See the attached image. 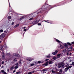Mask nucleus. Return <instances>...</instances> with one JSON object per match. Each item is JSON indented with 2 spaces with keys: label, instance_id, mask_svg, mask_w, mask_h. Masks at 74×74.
Returning a JSON list of instances; mask_svg holds the SVG:
<instances>
[{
  "label": "nucleus",
  "instance_id": "1",
  "mask_svg": "<svg viewBox=\"0 0 74 74\" xmlns=\"http://www.w3.org/2000/svg\"><path fill=\"white\" fill-rule=\"evenodd\" d=\"M55 40L57 42L60 44V47L61 49H63V48H64V47L65 48V49H68V45L66 43H63L56 39H55Z\"/></svg>",
  "mask_w": 74,
  "mask_h": 74
},
{
  "label": "nucleus",
  "instance_id": "2",
  "mask_svg": "<svg viewBox=\"0 0 74 74\" xmlns=\"http://www.w3.org/2000/svg\"><path fill=\"white\" fill-rule=\"evenodd\" d=\"M64 64L65 66V67H67V66H69V65L67 63H65L64 64V63H59L58 64V66L59 68H60V67H62L64 66Z\"/></svg>",
  "mask_w": 74,
  "mask_h": 74
},
{
  "label": "nucleus",
  "instance_id": "3",
  "mask_svg": "<svg viewBox=\"0 0 74 74\" xmlns=\"http://www.w3.org/2000/svg\"><path fill=\"white\" fill-rule=\"evenodd\" d=\"M56 60V57H53V58L49 61V64H52L53 62V61L54 60Z\"/></svg>",
  "mask_w": 74,
  "mask_h": 74
},
{
  "label": "nucleus",
  "instance_id": "4",
  "mask_svg": "<svg viewBox=\"0 0 74 74\" xmlns=\"http://www.w3.org/2000/svg\"><path fill=\"white\" fill-rule=\"evenodd\" d=\"M42 22H47V23H51V24H52V23H53V22L52 21H49V20H44L42 21Z\"/></svg>",
  "mask_w": 74,
  "mask_h": 74
},
{
  "label": "nucleus",
  "instance_id": "5",
  "mask_svg": "<svg viewBox=\"0 0 74 74\" xmlns=\"http://www.w3.org/2000/svg\"><path fill=\"white\" fill-rule=\"evenodd\" d=\"M4 49L2 50V57L3 59H5V56L4 55Z\"/></svg>",
  "mask_w": 74,
  "mask_h": 74
},
{
  "label": "nucleus",
  "instance_id": "6",
  "mask_svg": "<svg viewBox=\"0 0 74 74\" xmlns=\"http://www.w3.org/2000/svg\"><path fill=\"white\" fill-rule=\"evenodd\" d=\"M5 36V34H3L1 35L0 36V39H1V40H3V38Z\"/></svg>",
  "mask_w": 74,
  "mask_h": 74
},
{
  "label": "nucleus",
  "instance_id": "7",
  "mask_svg": "<svg viewBox=\"0 0 74 74\" xmlns=\"http://www.w3.org/2000/svg\"><path fill=\"white\" fill-rule=\"evenodd\" d=\"M42 10H44L42 9H40L38 10L37 12H38L37 13V14H40V13L42 12Z\"/></svg>",
  "mask_w": 74,
  "mask_h": 74
},
{
  "label": "nucleus",
  "instance_id": "8",
  "mask_svg": "<svg viewBox=\"0 0 74 74\" xmlns=\"http://www.w3.org/2000/svg\"><path fill=\"white\" fill-rule=\"evenodd\" d=\"M48 63H49V62L48 61H47L45 63L43 64L42 66H46L48 65Z\"/></svg>",
  "mask_w": 74,
  "mask_h": 74
},
{
  "label": "nucleus",
  "instance_id": "9",
  "mask_svg": "<svg viewBox=\"0 0 74 74\" xmlns=\"http://www.w3.org/2000/svg\"><path fill=\"white\" fill-rule=\"evenodd\" d=\"M58 52V50H57L55 51V52H53L52 53L53 55H56L57 54V53Z\"/></svg>",
  "mask_w": 74,
  "mask_h": 74
},
{
  "label": "nucleus",
  "instance_id": "10",
  "mask_svg": "<svg viewBox=\"0 0 74 74\" xmlns=\"http://www.w3.org/2000/svg\"><path fill=\"white\" fill-rule=\"evenodd\" d=\"M62 56V55H61V54H59L57 55V56L56 57V58L58 59V58H61Z\"/></svg>",
  "mask_w": 74,
  "mask_h": 74
},
{
  "label": "nucleus",
  "instance_id": "11",
  "mask_svg": "<svg viewBox=\"0 0 74 74\" xmlns=\"http://www.w3.org/2000/svg\"><path fill=\"white\" fill-rule=\"evenodd\" d=\"M27 60L29 62H31L32 60V59L30 57H28Z\"/></svg>",
  "mask_w": 74,
  "mask_h": 74
},
{
  "label": "nucleus",
  "instance_id": "12",
  "mask_svg": "<svg viewBox=\"0 0 74 74\" xmlns=\"http://www.w3.org/2000/svg\"><path fill=\"white\" fill-rule=\"evenodd\" d=\"M34 14V13H32L27 15L28 17H29V16H33L32 15Z\"/></svg>",
  "mask_w": 74,
  "mask_h": 74
},
{
  "label": "nucleus",
  "instance_id": "13",
  "mask_svg": "<svg viewBox=\"0 0 74 74\" xmlns=\"http://www.w3.org/2000/svg\"><path fill=\"white\" fill-rule=\"evenodd\" d=\"M14 65H13L11 67V68L10 69V70H13V69H14Z\"/></svg>",
  "mask_w": 74,
  "mask_h": 74
},
{
  "label": "nucleus",
  "instance_id": "14",
  "mask_svg": "<svg viewBox=\"0 0 74 74\" xmlns=\"http://www.w3.org/2000/svg\"><path fill=\"white\" fill-rule=\"evenodd\" d=\"M9 7L10 8V11H12L13 10H12V8H11V5H10V4L9 3Z\"/></svg>",
  "mask_w": 74,
  "mask_h": 74
},
{
  "label": "nucleus",
  "instance_id": "15",
  "mask_svg": "<svg viewBox=\"0 0 74 74\" xmlns=\"http://www.w3.org/2000/svg\"><path fill=\"white\" fill-rule=\"evenodd\" d=\"M53 7H53H56V6L55 5V6H51V5H47V7Z\"/></svg>",
  "mask_w": 74,
  "mask_h": 74
},
{
  "label": "nucleus",
  "instance_id": "16",
  "mask_svg": "<svg viewBox=\"0 0 74 74\" xmlns=\"http://www.w3.org/2000/svg\"><path fill=\"white\" fill-rule=\"evenodd\" d=\"M69 69V67H67V68H65L64 69L65 71V72H66V71H67V70H68Z\"/></svg>",
  "mask_w": 74,
  "mask_h": 74
},
{
  "label": "nucleus",
  "instance_id": "17",
  "mask_svg": "<svg viewBox=\"0 0 74 74\" xmlns=\"http://www.w3.org/2000/svg\"><path fill=\"white\" fill-rule=\"evenodd\" d=\"M56 69H55H55H53V70L52 71V73H55V72L56 71Z\"/></svg>",
  "mask_w": 74,
  "mask_h": 74
},
{
  "label": "nucleus",
  "instance_id": "18",
  "mask_svg": "<svg viewBox=\"0 0 74 74\" xmlns=\"http://www.w3.org/2000/svg\"><path fill=\"white\" fill-rule=\"evenodd\" d=\"M8 60H11L12 59H13V58H12L11 57V56H10V58H8Z\"/></svg>",
  "mask_w": 74,
  "mask_h": 74
},
{
  "label": "nucleus",
  "instance_id": "19",
  "mask_svg": "<svg viewBox=\"0 0 74 74\" xmlns=\"http://www.w3.org/2000/svg\"><path fill=\"white\" fill-rule=\"evenodd\" d=\"M33 24V25H36V24H37V23H36V21L33 22H32Z\"/></svg>",
  "mask_w": 74,
  "mask_h": 74
},
{
  "label": "nucleus",
  "instance_id": "20",
  "mask_svg": "<svg viewBox=\"0 0 74 74\" xmlns=\"http://www.w3.org/2000/svg\"><path fill=\"white\" fill-rule=\"evenodd\" d=\"M19 25V24H17L14 26V27H18V26Z\"/></svg>",
  "mask_w": 74,
  "mask_h": 74
},
{
  "label": "nucleus",
  "instance_id": "21",
  "mask_svg": "<svg viewBox=\"0 0 74 74\" xmlns=\"http://www.w3.org/2000/svg\"><path fill=\"white\" fill-rule=\"evenodd\" d=\"M5 48L6 49L8 48V47L7 46L6 44L5 45Z\"/></svg>",
  "mask_w": 74,
  "mask_h": 74
},
{
  "label": "nucleus",
  "instance_id": "22",
  "mask_svg": "<svg viewBox=\"0 0 74 74\" xmlns=\"http://www.w3.org/2000/svg\"><path fill=\"white\" fill-rule=\"evenodd\" d=\"M72 49V48L71 47H70L68 49V51H71V49Z\"/></svg>",
  "mask_w": 74,
  "mask_h": 74
},
{
  "label": "nucleus",
  "instance_id": "23",
  "mask_svg": "<svg viewBox=\"0 0 74 74\" xmlns=\"http://www.w3.org/2000/svg\"><path fill=\"white\" fill-rule=\"evenodd\" d=\"M51 57V55L49 54V56H46V58H49Z\"/></svg>",
  "mask_w": 74,
  "mask_h": 74
},
{
  "label": "nucleus",
  "instance_id": "24",
  "mask_svg": "<svg viewBox=\"0 0 74 74\" xmlns=\"http://www.w3.org/2000/svg\"><path fill=\"white\" fill-rule=\"evenodd\" d=\"M67 51V50H66V49H65L63 51H62V52H66Z\"/></svg>",
  "mask_w": 74,
  "mask_h": 74
},
{
  "label": "nucleus",
  "instance_id": "25",
  "mask_svg": "<svg viewBox=\"0 0 74 74\" xmlns=\"http://www.w3.org/2000/svg\"><path fill=\"white\" fill-rule=\"evenodd\" d=\"M39 21H40L38 20L36 21L35 22H36V23L37 24V23H38V22H39Z\"/></svg>",
  "mask_w": 74,
  "mask_h": 74
},
{
  "label": "nucleus",
  "instance_id": "26",
  "mask_svg": "<svg viewBox=\"0 0 74 74\" xmlns=\"http://www.w3.org/2000/svg\"><path fill=\"white\" fill-rule=\"evenodd\" d=\"M6 55L7 56H10V54L9 53H6Z\"/></svg>",
  "mask_w": 74,
  "mask_h": 74
},
{
  "label": "nucleus",
  "instance_id": "27",
  "mask_svg": "<svg viewBox=\"0 0 74 74\" xmlns=\"http://www.w3.org/2000/svg\"><path fill=\"white\" fill-rule=\"evenodd\" d=\"M17 59L16 58H15L14 60V62H17Z\"/></svg>",
  "mask_w": 74,
  "mask_h": 74
},
{
  "label": "nucleus",
  "instance_id": "28",
  "mask_svg": "<svg viewBox=\"0 0 74 74\" xmlns=\"http://www.w3.org/2000/svg\"><path fill=\"white\" fill-rule=\"evenodd\" d=\"M21 60H20V61H19V64H22V62H21Z\"/></svg>",
  "mask_w": 74,
  "mask_h": 74
},
{
  "label": "nucleus",
  "instance_id": "29",
  "mask_svg": "<svg viewBox=\"0 0 74 74\" xmlns=\"http://www.w3.org/2000/svg\"><path fill=\"white\" fill-rule=\"evenodd\" d=\"M33 18L32 17V18H29V21H32V20H33Z\"/></svg>",
  "mask_w": 74,
  "mask_h": 74
},
{
  "label": "nucleus",
  "instance_id": "30",
  "mask_svg": "<svg viewBox=\"0 0 74 74\" xmlns=\"http://www.w3.org/2000/svg\"><path fill=\"white\" fill-rule=\"evenodd\" d=\"M2 49H3V46H1L0 47V50H1Z\"/></svg>",
  "mask_w": 74,
  "mask_h": 74
},
{
  "label": "nucleus",
  "instance_id": "31",
  "mask_svg": "<svg viewBox=\"0 0 74 74\" xmlns=\"http://www.w3.org/2000/svg\"><path fill=\"white\" fill-rule=\"evenodd\" d=\"M67 44L69 45H71V44L69 42H67Z\"/></svg>",
  "mask_w": 74,
  "mask_h": 74
},
{
  "label": "nucleus",
  "instance_id": "32",
  "mask_svg": "<svg viewBox=\"0 0 74 74\" xmlns=\"http://www.w3.org/2000/svg\"><path fill=\"white\" fill-rule=\"evenodd\" d=\"M34 65H36V64H37V62H34Z\"/></svg>",
  "mask_w": 74,
  "mask_h": 74
},
{
  "label": "nucleus",
  "instance_id": "33",
  "mask_svg": "<svg viewBox=\"0 0 74 74\" xmlns=\"http://www.w3.org/2000/svg\"><path fill=\"white\" fill-rule=\"evenodd\" d=\"M18 66H15L14 67V69H18Z\"/></svg>",
  "mask_w": 74,
  "mask_h": 74
},
{
  "label": "nucleus",
  "instance_id": "34",
  "mask_svg": "<svg viewBox=\"0 0 74 74\" xmlns=\"http://www.w3.org/2000/svg\"><path fill=\"white\" fill-rule=\"evenodd\" d=\"M15 66H18V65H19V64H18V63H16L15 64Z\"/></svg>",
  "mask_w": 74,
  "mask_h": 74
},
{
  "label": "nucleus",
  "instance_id": "35",
  "mask_svg": "<svg viewBox=\"0 0 74 74\" xmlns=\"http://www.w3.org/2000/svg\"><path fill=\"white\" fill-rule=\"evenodd\" d=\"M34 65V64H30L31 66H33Z\"/></svg>",
  "mask_w": 74,
  "mask_h": 74
},
{
  "label": "nucleus",
  "instance_id": "36",
  "mask_svg": "<svg viewBox=\"0 0 74 74\" xmlns=\"http://www.w3.org/2000/svg\"><path fill=\"white\" fill-rule=\"evenodd\" d=\"M0 32H1V33H2V32H3V30L1 29V30H0Z\"/></svg>",
  "mask_w": 74,
  "mask_h": 74
},
{
  "label": "nucleus",
  "instance_id": "37",
  "mask_svg": "<svg viewBox=\"0 0 74 74\" xmlns=\"http://www.w3.org/2000/svg\"><path fill=\"white\" fill-rule=\"evenodd\" d=\"M38 26H41V24L40 23H38Z\"/></svg>",
  "mask_w": 74,
  "mask_h": 74
},
{
  "label": "nucleus",
  "instance_id": "38",
  "mask_svg": "<svg viewBox=\"0 0 74 74\" xmlns=\"http://www.w3.org/2000/svg\"><path fill=\"white\" fill-rule=\"evenodd\" d=\"M25 18L24 16H23L22 18H21V19H24V18Z\"/></svg>",
  "mask_w": 74,
  "mask_h": 74
},
{
  "label": "nucleus",
  "instance_id": "39",
  "mask_svg": "<svg viewBox=\"0 0 74 74\" xmlns=\"http://www.w3.org/2000/svg\"><path fill=\"white\" fill-rule=\"evenodd\" d=\"M38 63H39V64L41 63V61H38Z\"/></svg>",
  "mask_w": 74,
  "mask_h": 74
},
{
  "label": "nucleus",
  "instance_id": "40",
  "mask_svg": "<svg viewBox=\"0 0 74 74\" xmlns=\"http://www.w3.org/2000/svg\"><path fill=\"white\" fill-rule=\"evenodd\" d=\"M14 56H16V53L14 54Z\"/></svg>",
  "mask_w": 74,
  "mask_h": 74
},
{
  "label": "nucleus",
  "instance_id": "41",
  "mask_svg": "<svg viewBox=\"0 0 74 74\" xmlns=\"http://www.w3.org/2000/svg\"><path fill=\"white\" fill-rule=\"evenodd\" d=\"M68 67H69V68H71V67H72V66H69Z\"/></svg>",
  "mask_w": 74,
  "mask_h": 74
},
{
  "label": "nucleus",
  "instance_id": "42",
  "mask_svg": "<svg viewBox=\"0 0 74 74\" xmlns=\"http://www.w3.org/2000/svg\"><path fill=\"white\" fill-rule=\"evenodd\" d=\"M1 72H2V73H4V71L3 70H2L1 71Z\"/></svg>",
  "mask_w": 74,
  "mask_h": 74
},
{
  "label": "nucleus",
  "instance_id": "43",
  "mask_svg": "<svg viewBox=\"0 0 74 74\" xmlns=\"http://www.w3.org/2000/svg\"><path fill=\"white\" fill-rule=\"evenodd\" d=\"M19 73H20V71L18 72H16V74H18Z\"/></svg>",
  "mask_w": 74,
  "mask_h": 74
},
{
  "label": "nucleus",
  "instance_id": "44",
  "mask_svg": "<svg viewBox=\"0 0 74 74\" xmlns=\"http://www.w3.org/2000/svg\"><path fill=\"white\" fill-rule=\"evenodd\" d=\"M60 73H62V70L60 69Z\"/></svg>",
  "mask_w": 74,
  "mask_h": 74
},
{
  "label": "nucleus",
  "instance_id": "45",
  "mask_svg": "<svg viewBox=\"0 0 74 74\" xmlns=\"http://www.w3.org/2000/svg\"><path fill=\"white\" fill-rule=\"evenodd\" d=\"M49 60V59H46L45 60V61H47L48 60Z\"/></svg>",
  "mask_w": 74,
  "mask_h": 74
},
{
  "label": "nucleus",
  "instance_id": "46",
  "mask_svg": "<svg viewBox=\"0 0 74 74\" xmlns=\"http://www.w3.org/2000/svg\"><path fill=\"white\" fill-rule=\"evenodd\" d=\"M26 30H27V29H25L24 30V32H26Z\"/></svg>",
  "mask_w": 74,
  "mask_h": 74
},
{
  "label": "nucleus",
  "instance_id": "47",
  "mask_svg": "<svg viewBox=\"0 0 74 74\" xmlns=\"http://www.w3.org/2000/svg\"><path fill=\"white\" fill-rule=\"evenodd\" d=\"M16 71V70H14L13 72V73H15Z\"/></svg>",
  "mask_w": 74,
  "mask_h": 74
},
{
  "label": "nucleus",
  "instance_id": "48",
  "mask_svg": "<svg viewBox=\"0 0 74 74\" xmlns=\"http://www.w3.org/2000/svg\"><path fill=\"white\" fill-rule=\"evenodd\" d=\"M32 73V72H29V73H28V74H31Z\"/></svg>",
  "mask_w": 74,
  "mask_h": 74
},
{
  "label": "nucleus",
  "instance_id": "49",
  "mask_svg": "<svg viewBox=\"0 0 74 74\" xmlns=\"http://www.w3.org/2000/svg\"><path fill=\"white\" fill-rule=\"evenodd\" d=\"M8 18H9V19H11V16H9L8 17Z\"/></svg>",
  "mask_w": 74,
  "mask_h": 74
},
{
  "label": "nucleus",
  "instance_id": "50",
  "mask_svg": "<svg viewBox=\"0 0 74 74\" xmlns=\"http://www.w3.org/2000/svg\"><path fill=\"white\" fill-rule=\"evenodd\" d=\"M14 22H12V25H14Z\"/></svg>",
  "mask_w": 74,
  "mask_h": 74
},
{
  "label": "nucleus",
  "instance_id": "51",
  "mask_svg": "<svg viewBox=\"0 0 74 74\" xmlns=\"http://www.w3.org/2000/svg\"><path fill=\"white\" fill-rule=\"evenodd\" d=\"M72 64L73 65V66H74V62H72Z\"/></svg>",
  "mask_w": 74,
  "mask_h": 74
},
{
  "label": "nucleus",
  "instance_id": "52",
  "mask_svg": "<svg viewBox=\"0 0 74 74\" xmlns=\"http://www.w3.org/2000/svg\"><path fill=\"white\" fill-rule=\"evenodd\" d=\"M71 43V44H74V42H72Z\"/></svg>",
  "mask_w": 74,
  "mask_h": 74
},
{
  "label": "nucleus",
  "instance_id": "53",
  "mask_svg": "<svg viewBox=\"0 0 74 74\" xmlns=\"http://www.w3.org/2000/svg\"><path fill=\"white\" fill-rule=\"evenodd\" d=\"M4 61H3V62H2V64H4Z\"/></svg>",
  "mask_w": 74,
  "mask_h": 74
},
{
  "label": "nucleus",
  "instance_id": "54",
  "mask_svg": "<svg viewBox=\"0 0 74 74\" xmlns=\"http://www.w3.org/2000/svg\"><path fill=\"white\" fill-rule=\"evenodd\" d=\"M70 62H72V60H70L69 61Z\"/></svg>",
  "mask_w": 74,
  "mask_h": 74
},
{
  "label": "nucleus",
  "instance_id": "55",
  "mask_svg": "<svg viewBox=\"0 0 74 74\" xmlns=\"http://www.w3.org/2000/svg\"><path fill=\"white\" fill-rule=\"evenodd\" d=\"M47 71V70H45V69H43V71Z\"/></svg>",
  "mask_w": 74,
  "mask_h": 74
},
{
  "label": "nucleus",
  "instance_id": "56",
  "mask_svg": "<svg viewBox=\"0 0 74 74\" xmlns=\"http://www.w3.org/2000/svg\"><path fill=\"white\" fill-rule=\"evenodd\" d=\"M72 53H70L69 54V55H72Z\"/></svg>",
  "mask_w": 74,
  "mask_h": 74
},
{
  "label": "nucleus",
  "instance_id": "57",
  "mask_svg": "<svg viewBox=\"0 0 74 74\" xmlns=\"http://www.w3.org/2000/svg\"><path fill=\"white\" fill-rule=\"evenodd\" d=\"M17 57H18V58H19V57H20L19 56V55H18L17 56Z\"/></svg>",
  "mask_w": 74,
  "mask_h": 74
},
{
  "label": "nucleus",
  "instance_id": "58",
  "mask_svg": "<svg viewBox=\"0 0 74 74\" xmlns=\"http://www.w3.org/2000/svg\"><path fill=\"white\" fill-rule=\"evenodd\" d=\"M23 28V29H25L26 27H24Z\"/></svg>",
  "mask_w": 74,
  "mask_h": 74
},
{
  "label": "nucleus",
  "instance_id": "59",
  "mask_svg": "<svg viewBox=\"0 0 74 74\" xmlns=\"http://www.w3.org/2000/svg\"><path fill=\"white\" fill-rule=\"evenodd\" d=\"M4 74H7V73H6V72H4Z\"/></svg>",
  "mask_w": 74,
  "mask_h": 74
},
{
  "label": "nucleus",
  "instance_id": "60",
  "mask_svg": "<svg viewBox=\"0 0 74 74\" xmlns=\"http://www.w3.org/2000/svg\"><path fill=\"white\" fill-rule=\"evenodd\" d=\"M9 69H8L7 71L8 72H9Z\"/></svg>",
  "mask_w": 74,
  "mask_h": 74
},
{
  "label": "nucleus",
  "instance_id": "61",
  "mask_svg": "<svg viewBox=\"0 0 74 74\" xmlns=\"http://www.w3.org/2000/svg\"><path fill=\"white\" fill-rule=\"evenodd\" d=\"M3 67H4V66H1V68H3Z\"/></svg>",
  "mask_w": 74,
  "mask_h": 74
},
{
  "label": "nucleus",
  "instance_id": "62",
  "mask_svg": "<svg viewBox=\"0 0 74 74\" xmlns=\"http://www.w3.org/2000/svg\"><path fill=\"white\" fill-rule=\"evenodd\" d=\"M6 32V31H5L4 32V33H5V32Z\"/></svg>",
  "mask_w": 74,
  "mask_h": 74
},
{
  "label": "nucleus",
  "instance_id": "63",
  "mask_svg": "<svg viewBox=\"0 0 74 74\" xmlns=\"http://www.w3.org/2000/svg\"><path fill=\"white\" fill-rule=\"evenodd\" d=\"M44 62V61L42 62H41V63H42Z\"/></svg>",
  "mask_w": 74,
  "mask_h": 74
},
{
  "label": "nucleus",
  "instance_id": "64",
  "mask_svg": "<svg viewBox=\"0 0 74 74\" xmlns=\"http://www.w3.org/2000/svg\"><path fill=\"white\" fill-rule=\"evenodd\" d=\"M66 55H69V53H67V54H66Z\"/></svg>",
  "mask_w": 74,
  "mask_h": 74
}]
</instances>
